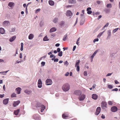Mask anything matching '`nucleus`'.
I'll return each mask as SVG.
<instances>
[{
    "label": "nucleus",
    "instance_id": "nucleus-9",
    "mask_svg": "<svg viewBox=\"0 0 120 120\" xmlns=\"http://www.w3.org/2000/svg\"><path fill=\"white\" fill-rule=\"evenodd\" d=\"M74 94L76 95H79L81 94L82 92L80 90H77L74 91Z\"/></svg>",
    "mask_w": 120,
    "mask_h": 120
},
{
    "label": "nucleus",
    "instance_id": "nucleus-18",
    "mask_svg": "<svg viewBox=\"0 0 120 120\" xmlns=\"http://www.w3.org/2000/svg\"><path fill=\"white\" fill-rule=\"evenodd\" d=\"M68 2L69 4H75L76 3V1L75 0H69Z\"/></svg>",
    "mask_w": 120,
    "mask_h": 120
},
{
    "label": "nucleus",
    "instance_id": "nucleus-41",
    "mask_svg": "<svg viewBox=\"0 0 120 120\" xmlns=\"http://www.w3.org/2000/svg\"><path fill=\"white\" fill-rule=\"evenodd\" d=\"M77 68L76 70L78 71H79V66L77 65L76 66Z\"/></svg>",
    "mask_w": 120,
    "mask_h": 120
},
{
    "label": "nucleus",
    "instance_id": "nucleus-11",
    "mask_svg": "<svg viewBox=\"0 0 120 120\" xmlns=\"http://www.w3.org/2000/svg\"><path fill=\"white\" fill-rule=\"evenodd\" d=\"M117 110V107L115 106H114L111 107V110L113 112H115Z\"/></svg>",
    "mask_w": 120,
    "mask_h": 120
},
{
    "label": "nucleus",
    "instance_id": "nucleus-12",
    "mask_svg": "<svg viewBox=\"0 0 120 120\" xmlns=\"http://www.w3.org/2000/svg\"><path fill=\"white\" fill-rule=\"evenodd\" d=\"M72 13L70 10H68L67 11L66 15L67 16H71L72 15Z\"/></svg>",
    "mask_w": 120,
    "mask_h": 120
},
{
    "label": "nucleus",
    "instance_id": "nucleus-59",
    "mask_svg": "<svg viewBox=\"0 0 120 120\" xmlns=\"http://www.w3.org/2000/svg\"><path fill=\"white\" fill-rule=\"evenodd\" d=\"M111 73H108V74H107L106 75V76H110L111 75Z\"/></svg>",
    "mask_w": 120,
    "mask_h": 120
},
{
    "label": "nucleus",
    "instance_id": "nucleus-62",
    "mask_svg": "<svg viewBox=\"0 0 120 120\" xmlns=\"http://www.w3.org/2000/svg\"><path fill=\"white\" fill-rule=\"evenodd\" d=\"M63 49H64V50H67L68 49V48L66 47V48H63Z\"/></svg>",
    "mask_w": 120,
    "mask_h": 120
},
{
    "label": "nucleus",
    "instance_id": "nucleus-40",
    "mask_svg": "<svg viewBox=\"0 0 120 120\" xmlns=\"http://www.w3.org/2000/svg\"><path fill=\"white\" fill-rule=\"evenodd\" d=\"M16 97V94L15 93H13L11 95V97L12 98L13 97Z\"/></svg>",
    "mask_w": 120,
    "mask_h": 120
},
{
    "label": "nucleus",
    "instance_id": "nucleus-17",
    "mask_svg": "<svg viewBox=\"0 0 120 120\" xmlns=\"http://www.w3.org/2000/svg\"><path fill=\"white\" fill-rule=\"evenodd\" d=\"M91 9V8L90 7H88L87 9V13L90 14H91L92 13V11H91L89 10Z\"/></svg>",
    "mask_w": 120,
    "mask_h": 120
},
{
    "label": "nucleus",
    "instance_id": "nucleus-33",
    "mask_svg": "<svg viewBox=\"0 0 120 120\" xmlns=\"http://www.w3.org/2000/svg\"><path fill=\"white\" fill-rule=\"evenodd\" d=\"M112 6V4H108L106 5V7L109 8H111Z\"/></svg>",
    "mask_w": 120,
    "mask_h": 120
},
{
    "label": "nucleus",
    "instance_id": "nucleus-35",
    "mask_svg": "<svg viewBox=\"0 0 120 120\" xmlns=\"http://www.w3.org/2000/svg\"><path fill=\"white\" fill-rule=\"evenodd\" d=\"M21 48L20 49V50L21 51H22L23 50V43H21Z\"/></svg>",
    "mask_w": 120,
    "mask_h": 120
},
{
    "label": "nucleus",
    "instance_id": "nucleus-39",
    "mask_svg": "<svg viewBox=\"0 0 120 120\" xmlns=\"http://www.w3.org/2000/svg\"><path fill=\"white\" fill-rule=\"evenodd\" d=\"M118 29V28H116L113 30V32L115 33L116 32Z\"/></svg>",
    "mask_w": 120,
    "mask_h": 120
},
{
    "label": "nucleus",
    "instance_id": "nucleus-44",
    "mask_svg": "<svg viewBox=\"0 0 120 120\" xmlns=\"http://www.w3.org/2000/svg\"><path fill=\"white\" fill-rule=\"evenodd\" d=\"M84 75L85 76H86L87 75V72L86 71H85L84 72Z\"/></svg>",
    "mask_w": 120,
    "mask_h": 120
},
{
    "label": "nucleus",
    "instance_id": "nucleus-19",
    "mask_svg": "<svg viewBox=\"0 0 120 120\" xmlns=\"http://www.w3.org/2000/svg\"><path fill=\"white\" fill-rule=\"evenodd\" d=\"M98 96L96 94H93L92 95V98L94 100H96L97 99Z\"/></svg>",
    "mask_w": 120,
    "mask_h": 120
},
{
    "label": "nucleus",
    "instance_id": "nucleus-8",
    "mask_svg": "<svg viewBox=\"0 0 120 120\" xmlns=\"http://www.w3.org/2000/svg\"><path fill=\"white\" fill-rule=\"evenodd\" d=\"M101 111V108L100 107H98L97 109L95 112V115H98L100 113Z\"/></svg>",
    "mask_w": 120,
    "mask_h": 120
},
{
    "label": "nucleus",
    "instance_id": "nucleus-26",
    "mask_svg": "<svg viewBox=\"0 0 120 120\" xmlns=\"http://www.w3.org/2000/svg\"><path fill=\"white\" fill-rule=\"evenodd\" d=\"M4 32V30L3 28H0V33L3 34Z\"/></svg>",
    "mask_w": 120,
    "mask_h": 120
},
{
    "label": "nucleus",
    "instance_id": "nucleus-3",
    "mask_svg": "<svg viewBox=\"0 0 120 120\" xmlns=\"http://www.w3.org/2000/svg\"><path fill=\"white\" fill-rule=\"evenodd\" d=\"M62 116L63 118L66 119L69 118L70 116L68 112H65L62 115Z\"/></svg>",
    "mask_w": 120,
    "mask_h": 120
},
{
    "label": "nucleus",
    "instance_id": "nucleus-6",
    "mask_svg": "<svg viewBox=\"0 0 120 120\" xmlns=\"http://www.w3.org/2000/svg\"><path fill=\"white\" fill-rule=\"evenodd\" d=\"M85 98V95L84 94H82L78 98L79 100L82 101L84 100Z\"/></svg>",
    "mask_w": 120,
    "mask_h": 120
},
{
    "label": "nucleus",
    "instance_id": "nucleus-60",
    "mask_svg": "<svg viewBox=\"0 0 120 120\" xmlns=\"http://www.w3.org/2000/svg\"><path fill=\"white\" fill-rule=\"evenodd\" d=\"M71 6H72V5H67V6L66 7L67 8H69V7H71Z\"/></svg>",
    "mask_w": 120,
    "mask_h": 120
},
{
    "label": "nucleus",
    "instance_id": "nucleus-7",
    "mask_svg": "<svg viewBox=\"0 0 120 120\" xmlns=\"http://www.w3.org/2000/svg\"><path fill=\"white\" fill-rule=\"evenodd\" d=\"M101 107L104 109L107 107V103L105 102H102L101 104Z\"/></svg>",
    "mask_w": 120,
    "mask_h": 120
},
{
    "label": "nucleus",
    "instance_id": "nucleus-32",
    "mask_svg": "<svg viewBox=\"0 0 120 120\" xmlns=\"http://www.w3.org/2000/svg\"><path fill=\"white\" fill-rule=\"evenodd\" d=\"M104 31H104L102 32H101L97 36V37L99 38L100 37V36L103 33Z\"/></svg>",
    "mask_w": 120,
    "mask_h": 120
},
{
    "label": "nucleus",
    "instance_id": "nucleus-46",
    "mask_svg": "<svg viewBox=\"0 0 120 120\" xmlns=\"http://www.w3.org/2000/svg\"><path fill=\"white\" fill-rule=\"evenodd\" d=\"M68 63L67 62V61H66L65 63H64V65L67 66L68 65Z\"/></svg>",
    "mask_w": 120,
    "mask_h": 120
},
{
    "label": "nucleus",
    "instance_id": "nucleus-5",
    "mask_svg": "<svg viewBox=\"0 0 120 120\" xmlns=\"http://www.w3.org/2000/svg\"><path fill=\"white\" fill-rule=\"evenodd\" d=\"M33 116L34 118L36 120H39L40 118L39 115L38 114L34 115Z\"/></svg>",
    "mask_w": 120,
    "mask_h": 120
},
{
    "label": "nucleus",
    "instance_id": "nucleus-47",
    "mask_svg": "<svg viewBox=\"0 0 120 120\" xmlns=\"http://www.w3.org/2000/svg\"><path fill=\"white\" fill-rule=\"evenodd\" d=\"M105 11L106 13H108L109 12V10L108 9H105Z\"/></svg>",
    "mask_w": 120,
    "mask_h": 120
},
{
    "label": "nucleus",
    "instance_id": "nucleus-49",
    "mask_svg": "<svg viewBox=\"0 0 120 120\" xmlns=\"http://www.w3.org/2000/svg\"><path fill=\"white\" fill-rule=\"evenodd\" d=\"M69 74V73L68 72H66L65 74V76H68Z\"/></svg>",
    "mask_w": 120,
    "mask_h": 120
},
{
    "label": "nucleus",
    "instance_id": "nucleus-20",
    "mask_svg": "<svg viewBox=\"0 0 120 120\" xmlns=\"http://www.w3.org/2000/svg\"><path fill=\"white\" fill-rule=\"evenodd\" d=\"M98 50H97L95 51L94 53H93V54L91 56V58L92 59L91 61L92 62L93 60V58L94 56H95V54H96L98 52Z\"/></svg>",
    "mask_w": 120,
    "mask_h": 120
},
{
    "label": "nucleus",
    "instance_id": "nucleus-64",
    "mask_svg": "<svg viewBox=\"0 0 120 120\" xmlns=\"http://www.w3.org/2000/svg\"><path fill=\"white\" fill-rule=\"evenodd\" d=\"M97 4H100L101 2L100 1H97Z\"/></svg>",
    "mask_w": 120,
    "mask_h": 120
},
{
    "label": "nucleus",
    "instance_id": "nucleus-13",
    "mask_svg": "<svg viewBox=\"0 0 120 120\" xmlns=\"http://www.w3.org/2000/svg\"><path fill=\"white\" fill-rule=\"evenodd\" d=\"M9 100V99L8 98L4 100L3 101V103L4 105H6L8 103Z\"/></svg>",
    "mask_w": 120,
    "mask_h": 120
},
{
    "label": "nucleus",
    "instance_id": "nucleus-45",
    "mask_svg": "<svg viewBox=\"0 0 120 120\" xmlns=\"http://www.w3.org/2000/svg\"><path fill=\"white\" fill-rule=\"evenodd\" d=\"M98 40H99V39L98 38H96V39H94L93 40V42H95L98 41Z\"/></svg>",
    "mask_w": 120,
    "mask_h": 120
},
{
    "label": "nucleus",
    "instance_id": "nucleus-50",
    "mask_svg": "<svg viewBox=\"0 0 120 120\" xmlns=\"http://www.w3.org/2000/svg\"><path fill=\"white\" fill-rule=\"evenodd\" d=\"M4 94H0V98H2L4 97Z\"/></svg>",
    "mask_w": 120,
    "mask_h": 120
},
{
    "label": "nucleus",
    "instance_id": "nucleus-36",
    "mask_svg": "<svg viewBox=\"0 0 120 120\" xmlns=\"http://www.w3.org/2000/svg\"><path fill=\"white\" fill-rule=\"evenodd\" d=\"M62 51L59 52V53L58 54V56H62Z\"/></svg>",
    "mask_w": 120,
    "mask_h": 120
},
{
    "label": "nucleus",
    "instance_id": "nucleus-38",
    "mask_svg": "<svg viewBox=\"0 0 120 120\" xmlns=\"http://www.w3.org/2000/svg\"><path fill=\"white\" fill-rule=\"evenodd\" d=\"M41 9L40 8L36 10L35 13H37L38 12H39L40 11Z\"/></svg>",
    "mask_w": 120,
    "mask_h": 120
},
{
    "label": "nucleus",
    "instance_id": "nucleus-58",
    "mask_svg": "<svg viewBox=\"0 0 120 120\" xmlns=\"http://www.w3.org/2000/svg\"><path fill=\"white\" fill-rule=\"evenodd\" d=\"M60 44L59 43H57L55 45V46L56 47H58L60 45Z\"/></svg>",
    "mask_w": 120,
    "mask_h": 120
},
{
    "label": "nucleus",
    "instance_id": "nucleus-37",
    "mask_svg": "<svg viewBox=\"0 0 120 120\" xmlns=\"http://www.w3.org/2000/svg\"><path fill=\"white\" fill-rule=\"evenodd\" d=\"M108 88L110 89H112L113 88V86L112 85H109L108 86Z\"/></svg>",
    "mask_w": 120,
    "mask_h": 120
},
{
    "label": "nucleus",
    "instance_id": "nucleus-27",
    "mask_svg": "<svg viewBox=\"0 0 120 120\" xmlns=\"http://www.w3.org/2000/svg\"><path fill=\"white\" fill-rule=\"evenodd\" d=\"M14 3L12 2H10L8 4V6L10 7H11L14 6Z\"/></svg>",
    "mask_w": 120,
    "mask_h": 120
},
{
    "label": "nucleus",
    "instance_id": "nucleus-48",
    "mask_svg": "<svg viewBox=\"0 0 120 120\" xmlns=\"http://www.w3.org/2000/svg\"><path fill=\"white\" fill-rule=\"evenodd\" d=\"M118 90V89L117 88H116L114 89H113L112 90V91H117Z\"/></svg>",
    "mask_w": 120,
    "mask_h": 120
},
{
    "label": "nucleus",
    "instance_id": "nucleus-24",
    "mask_svg": "<svg viewBox=\"0 0 120 120\" xmlns=\"http://www.w3.org/2000/svg\"><path fill=\"white\" fill-rule=\"evenodd\" d=\"M19 111L20 110L19 109L15 110L14 112V114L15 115H17L19 112Z\"/></svg>",
    "mask_w": 120,
    "mask_h": 120
},
{
    "label": "nucleus",
    "instance_id": "nucleus-31",
    "mask_svg": "<svg viewBox=\"0 0 120 120\" xmlns=\"http://www.w3.org/2000/svg\"><path fill=\"white\" fill-rule=\"evenodd\" d=\"M49 40V39L46 36H45L43 39V40L44 41H47Z\"/></svg>",
    "mask_w": 120,
    "mask_h": 120
},
{
    "label": "nucleus",
    "instance_id": "nucleus-30",
    "mask_svg": "<svg viewBox=\"0 0 120 120\" xmlns=\"http://www.w3.org/2000/svg\"><path fill=\"white\" fill-rule=\"evenodd\" d=\"M64 22L63 21H62L60 22V25L61 26H62L64 25Z\"/></svg>",
    "mask_w": 120,
    "mask_h": 120
},
{
    "label": "nucleus",
    "instance_id": "nucleus-10",
    "mask_svg": "<svg viewBox=\"0 0 120 120\" xmlns=\"http://www.w3.org/2000/svg\"><path fill=\"white\" fill-rule=\"evenodd\" d=\"M42 81L40 79H39L38 81V87L41 88L42 87Z\"/></svg>",
    "mask_w": 120,
    "mask_h": 120
},
{
    "label": "nucleus",
    "instance_id": "nucleus-23",
    "mask_svg": "<svg viewBox=\"0 0 120 120\" xmlns=\"http://www.w3.org/2000/svg\"><path fill=\"white\" fill-rule=\"evenodd\" d=\"M49 5L51 6H53L54 4V2L51 0H49Z\"/></svg>",
    "mask_w": 120,
    "mask_h": 120
},
{
    "label": "nucleus",
    "instance_id": "nucleus-42",
    "mask_svg": "<svg viewBox=\"0 0 120 120\" xmlns=\"http://www.w3.org/2000/svg\"><path fill=\"white\" fill-rule=\"evenodd\" d=\"M45 63L44 62H42L41 63V64L42 66H44L45 65Z\"/></svg>",
    "mask_w": 120,
    "mask_h": 120
},
{
    "label": "nucleus",
    "instance_id": "nucleus-52",
    "mask_svg": "<svg viewBox=\"0 0 120 120\" xmlns=\"http://www.w3.org/2000/svg\"><path fill=\"white\" fill-rule=\"evenodd\" d=\"M58 59L57 58H56L54 60V62H58Z\"/></svg>",
    "mask_w": 120,
    "mask_h": 120
},
{
    "label": "nucleus",
    "instance_id": "nucleus-4",
    "mask_svg": "<svg viewBox=\"0 0 120 120\" xmlns=\"http://www.w3.org/2000/svg\"><path fill=\"white\" fill-rule=\"evenodd\" d=\"M52 81L51 79H47L46 81V84L47 85H50L52 84Z\"/></svg>",
    "mask_w": 120,
    "mask_h": 120
},
{
    "label": "nucleus",
    "instance_id": "nucleus-56",
    "mask_svg": "<svg viewBox=\"0 0 120 120\" xmlns=\"http://www.w3.org/2000/svg\"><path fill=\"white\" fill-rule=\"evenodd\" d=\"M76 46H75L73 47V51H74L75 50V49H76Z\"/></svg>",
    "mask_w": 120,
    "mask_h": 120
},
{
    "label": "nucleus",
    "instance_id": "nucleus-16",
    "mask_svg": "<svg viewBox=\"0 0 120 120\" xmlns=\"http://www.w3.org/2000/svg\"><path fill=\"white\" fill-rule=\"evenodd\" d=\"M9 24V22L8 21H5L3 22V25L4 26H8Z\"/></svg>",
    "mask_w": 120,
    "mask_h": 120
},
{
    "label": "nucleus",
    "instance_id": "nucleus-61",
    "mask_svg": "<svg viewBox=\"0 0 120 120\" xmlns=\"http://www.w3.org/2000/svg\"><path fill=\"white\" fill-rule=\"evenodd\" d=\"M102 16L101 15H99L98 16V19H100L101 18V17Z\"/></svg>",
    "mask_w": 120,
    "mask_h": 120
},
{
    "label": "nucleus",
    "instance_id": "nucleus-57",
    "mask_svg": "<svg viewBox=\"0 0 120 120\" xmlns=\"http://www.w3.org/2000/svg\"><path fill=\"white\" fill-rule=\"evenodd\" d=\"M19 57L21 59L22 58V53H20V56H19Z\"/></svg>",
    "mask_w": 120,
    "mask_h": 120
},
{
    "label": "nucleus",
    "instance_id": "nucleus-14",
    "mask_svg": "<svg viewBox=\"0 0 120 120\" xmlns=\"http://www.w3.org/2000/svg\"><path fill=\"white\" fill-rule=\"evenodd\" d=\"M20 101H16L13 104V106L14 107H16L17 105H18L20 103Z\"/></svg>",
    "mask_w": 120,
    "mask_h": 120
},
{
    "label": "nucleus",
    "instance_id": "nucleus-1",
    "mask_svg": "<svg viewBox=\"0 0 120 120\" xmlns=\"http://www.w3.org/2000/svg\"><path fill=\"white\" fill-rule=\"evenodd\" d=\"M63 90L65 92H66L69 90L70 88V87L68 84L66 83L64 84L62 88Z\"/></svg>",
    "mask_w": 120,
    "mask_h": 120
},
{
    "label": "nucleus",
    "instance_id": "nucleus-55",
    "mask_svg": "<svg viewBox=\"0 0 120 120\" xmlns=\"http://www.w3.org/2000/svg\"><path fill=\"white\" fill-rule=\"evenodd\" d=\"M101 118H102L104 119L105 118V116L103 114H102V116H101Z\"/></svg>",
    "mask_w": 120,
    "mask_h": 120
},
{
    "label": "nucleus",
    "instance_id": "nucleus-2",
    "mask_svg": "<svg viewBox=\"0 0 120 120\" xmlns=\"http://www.w3.org/2000/svg\"><path fill=\"white\" fill-rule=\"evenodd\" d=\"M37 108H39L40 109H38V111H39L40 110L41 112H42L44 110L45 108V107L44 105H42L39 104L36 106Z\"/></svg>",
    "mask_w": 120,
    "mask_h": 120
},
{
    "label": "nucleus",
    "instance_id": "nucleus-28",
    "mask_svg": "<svg viewBox=\"0 0 120 120\" xmlns=\"http://www.w3.org/2000/svg\"><path fill=\"white\" fill-rule=\"evenodd\" d=\"M58 19L57 18H55L53 20V22L55 23H56L57 22Z\"/></svg>",
    "mask_w": 120,
    "mask_h": 120
},
{
    "label": "nucleus",
    "instance_id": "nucleus-54",
    "mask_svg": "<svg viewBox=\"0 0 120 120\" xmlns=\"http://www.w3.org/2000/svg\"><path fill=\"white\" fill-rule=\"evenodd\" d=\"M108 33H109L108 35L109 36H110L111 35V33L110 31V30H109L108 31Z\"/></svg>",
    "mask_w": 120,
    "mask_h": 120
},
{
    "label": "nucleus",
    "instance_id": "nucleus-53",
    "mask_svg": "<svg viewBox=\"0 0 120 120\" xmlns=\"http://www.w3.org/2000/svg\"><path fill=\"white\" fill-rule=\"evenodd\" d=\"M115 83L116 84L119 83V82H118L117 80H115Z\"/></svg>",
    "mask_w": 120,
    "mask_h": 120
},
{
    "label": "nucleus",
    "instance_id": "nucleus-43",
    "mask_svg": "<svg viewBox=\"0 0 120 120\" xmlns=\"http://www.w3.org/2000/svg\"><path fill=\"white\" fill-rule=\"evenodd\" d=\"M108 104L109 105H112V103L111 101H109L108 102Z\"/></svg>",
    "mask_w": 120,
    "mask_h": 120
},
{
    "label": "nucleus",
    "instance_id": "nucleus-63",
    "mask_svg": "<svg viewBox=\"0 0 120 120\" xmlns=\"http://www.w3.org/2000/svg\"><path fill=\"white\" fill-rule=\"evenodd\" d=\"M54 56V55L53 54H51L50 56V58H52Z\"/></svg>",
    "mask_w": 120,
    "mask_h": 120
},
{
    "label": "nucleus",
    "instance_id": "nucleus-34",
    "mask_svg": "<svg viewBox=\"0 0 120 120\" xmlns=\"http://www.w3.org/2000/svg\"><path fill=\"white\" fill-rule=\"evenodd\" d=\"M79 60H77L76 63L75 67H76V66H77V65L79 66Z\"/></svg>",
    "mask_w": 120,
    "mask_h": 120
},
{
    "label": "nucleus",
    "instance_id": "nucleus-51",
    "mask_svg": "<svg viewBox=\"0 0 120 120\" xmlns=\"http://www.w3.org/2000/svg\"><path fill=\"white\" fill-rule=\"evenodd\" d=\"M60 48H58L57 49V51L58 52H59L60 51Z\"/></svg>",
    "mask_w": 120,
    "mask_h": 120
},
{
    "label": "nucleus",
    "instance_id": "nucleus-21",
    "mask_svg": "<svg viewBox=\"0 0 120 120\" xmlns=\"http://www.w3.org/2000/svg\"><path fill=\"white\" fill-rule=\"evenodd\" d=\"M16 38V36H14L10 38L9 41L10 42H12L14 41Z\"/></svg>",
    "mask_w": 120,
    "mask_h": 120
},
{
    "label": "nucleus",
    "instance_id": "nucleus-25",
    "mask_svg": "<svg viewBox=\"0 0 120 120\" xmlns=\"http://www.w3.org/2000/svg\"><path fill=\"white\" fill-rule=\"evenodd\" d=\"M34 37V35L32 34H30L28 37L29 39L31 40Z\"/></svg>",
    "mask_w": 120,
    "mask_h": 120
},
{
    "label": "nucleus",
    "instance_id": "nucleus-22",
    "mask_svg": "<svg viewBox=\"0 0 120 120\" xmlns=\"http://www.w3.org/2000/svg\"><path fill=\"white\" fill-rule=\"evenodd\" d=\"M56 28L54 27H53L49 31L50 33H52L55 31L56 30Z\"/></svg>",
    "mask_w": 120,
    "mask_h": 120
},
{
    "label": "nucleus",
    "instance_id": "nucleus-15",
    "mask_svg": "<svg viewBox=\"0 0 120 120\" xmlns=\"http://www.w3.org/2000/svg\"><path fill=\"white\" fill-rule=\"evenodd\" d=\"M21 89L20 87H18L16 89V90L17 93L18 94H19L20 93V91Z\"/></svg>",
    "mask_w": 120,
    "mask_h": 120
},
{
    "label": "nucleus",
    "instance_id": "nucleus-29",
    "mask_svg": "<svg viewBox=\"0 0 120 120\" xmlns=\"http://www.w3.org/2000/svg\"><path fill=\"white\" fill-rule=\"evenodd\" d=\"M67 34H65L63 38V40L64 41H65L67 39Z\"/></svg>",
    "mask_w": 120,
    "mask_h": 120
}]
</instances>
